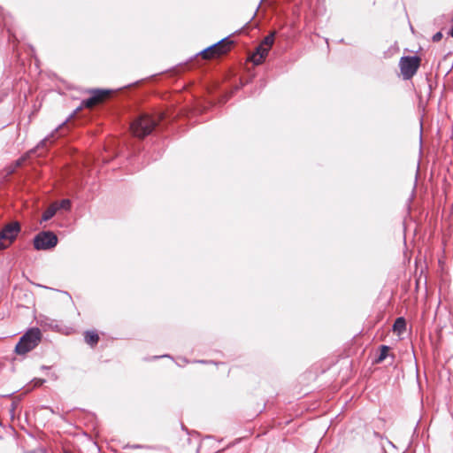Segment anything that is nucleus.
<instances>
[{"mask_svg":"<svg viewBox=\"0 0 453 453\" xmlns=\"http://www.w3.org/2000/svg\"><path fill=\"white\" fill-rule=\"evenodd\" d=\"M42 334L38 328L28 330L17 343L15 351L19 355H24L35 349L41 341Z\"/></svg>","mask_w":453,"mask_h":453,"instance_id":"obj_1","label":"nucleus"},{"mask_svg":"<svg viewBox=\"0 0 453 453\" xmlns=\"http://www.w3.org/2000/svg\"><path fill=\"white\" fill-rule=\"evenodd\" d=\"M156 125V120L143 114L131 124V130L135 136L143 138L152 132Z\"/></svg>","mask_w":453,"mask_h":453,"instance_id":"obj_2","label":"nucleus"},{"mask_svg":"<svg viewBox=\"0 0 453 453\" xmlns=\"http://www.w3.org/2000/svg\"><path fill=\"white\" fill-rule=\"evenodd\" d=\"M419 65L420 59L416 56L401 58L399 66L403 79H411L417 73Z\"/></svg>","mask_w":453,"mask_h":453,"instance_id":"obj_3","label":"nucleus"},{"mask_svg":"<svg viewBox=\"0 0 453 453\" xmlns=\"http://www.w3.org/2000/svg\"><path fill=\"white\" fill-rule=\"evenodd\" d=\"M58 243L57 235L50 232L45 231L38 234L34 239V246L37 250H45L55 247Z\"/></svg>","mask_w":453,"mask_h":453,"instance_id":"obj_4","label":"nucleus"},{"mask_svg":"<svg viewBox=\"0 0 453 453\" xmlns=\"http://www.w3.org/2000/svg\"><path fill=\"white\" fill-rule=\"evenodd\" d=\"M20 231L18 222L6 225L0 232V250L7 248L16 238Z\"/></svg>","mask_w":453,"mask_h":453,"instance_id":"obj_5","label":"nucleus"},{"mask_svg":"<svg viewBox=\"0 0 453 453\" xmlns=\"http://www.w3.org/2000/svg\"><path fill=\"white\" fill-rule=\"evenodd\" d=\"M231 43L232 42L228 41L227 38H224L219 42H216L215 44L203 50L201 52V54L204 58H212L219 57L220 55L226 53L230 50Z\"/></svg>","mask_w":453,"mask_h":453,"instance_id":"obj_6","label":"nucleus"},{"mask_svg":"<svg viewBox=\"0 0 453 453\" xmlns=\"http://www.w3.org/2000/svg\"><path fill=\"white\" fill-rule=\"evenodd\" d=\"M90 93L91 96L82 102V105L88 108L101 103L110 94V90L94 89Z\"/></svg>","mask_w":453,"mask_h":453,"instance_id":"obj_7","label":"nucleus"},{"mask_svg":"<svg viewBox=\"0 0 453 453\" xmlns=\"http://www.w3.org/2000/svg\"><path fill=\"white\" fill-rule=\"evenodd\" d=\"M270 49L267 47L259 44V46L257 48L256 52L252 56V61L255 65H259L262 63L264 58L267 56L268 51Z\"/></svg>","mask_w":453,"mask_h":453,"instance_id":"obj_8","label":"nucleus"},{"mask_svg":"<svg viewBox=\"0 0 453 453\" xmlns=\"http://www.w3.org/2000/svg\"><path fill=\"white\" fill-rule=\"evenodd\" d=\"M406 328V323L403 318H397L393 325L394 332L401 334Z\"/></svg>","mask_w":453,"mask_h":453,"instance_id":"obj_9","label":"nucleus"},{"mask_svg":"<svg viewBox=\"0 0 453 453\" xmlns=\"http://www.w3.org/2000/svg\"><path fill=\"white\" fill-rule=\"evenodd\" d=\"M98 340H99V336L96 332H94V331L86 332L85 342L88 344H89L91 346L96 345L97 343Z\"/></svg>","mask_w":453,"mask_h":453,"instance_id":"obj_10","label":"nucleus"},{"mask_svg":"<svg viewBox=\"0 0 453 453\" xmlns=\"http://www.w3.org/2000/svg\"><path fill=\"white\" fill-rule=\"evenodd\" d=\"M58 210V207L56 204H51L42 214V220L47 221L50 219Z\"/></svg>","mask_w":453,"mask_h":453,"instance_id":"obj_11","label":"nucleus"},{"mask_svg":"<svg viewBox=\"0 0 453 453\" xmlns=\"http://www.w3.org/2000/svg\"><path fill=\"white\" fill-rule=\"evenodd\" d=\"M274 36H275V32H272L269 35H267L263 40V42L260 44H262V45L267 47L268 49H270L273 46V44Z\"/></svg>","mask_w":453,"mask_h":453,"instance_id":"obj_12","label":"nucleus"},{"mask_svg":"<svg viewBox=\"0 0 453 453\" xmlns=\"http://www.w3.org/2000/svg\"><path fill=\"white\" fill-rule=\"evenodd\" d=\"M388 349H389V348L388 346L382 345L380 347V353L377 358L378 363L383 361L387 357Z\"/></svg>","mask_w":453,"mask_h":453,"instance_id":"obj_13","label":"nucleus"},{"mask_svg":"<svg viewBox=\"0 0 453 453\" xmlns=\"http://www.w3.org/2000/svg\"><path fill=\"white\" fill-rule=\"evenodd\" d=\"M59 209L69 210L71 208V201L69 199H64L59 203H55Z\"/></svg>","mask_w":453,"mask_h":453,"instance_id":"obj_14","label":"nucleus"},{"mask_svg":"<svg viewBox=\"0 0 453 453\" xmlns=\"http://www.w3.org/2000/svg\"><path fill=\"white\" fill-rule=\"evenodd\" d=\"M441 37H442L441 32H437L435 35H434L433 41L439 42L441 39Z\"/></svg>","mask_w":453,"mask_h":453,"instance_id":"obj_15","label":"nucleus"},{"mask_svg":"<svg viewBox=\"0 0 453 453\" xmlns=\"http://www.w3.org/2000/svg\"><path fill=\"white\" fill-rule=\"evenodd\" d=\"M44 380H42V379H38V380H35V387H39L41 385H42L44 383Z\"/></svg>","mask_w":453,"mask_h":453,"instance_id":"obj_16","label":"nucleus"},{"mask_svg":"<svg viewBox=\"0 0 453 453\" xmlns=\"http://www.w3.org/2000/svg\"><path fill=\"white\" fill-rule=\"evenodd\" d=\"M50 141V137L45 138L43 141H42V145H46V143Z\"/></svg>","mask_w":453,"mask_h":453,"instance_id":"obj_17","label":"nucleus"},{"mask_svg":"<svg viewBox=\"0 0 453 453\" xmlns=\"http://www.w3.org/2000/svg\"><path fill=\"white\" fill-rule=\"evenodd\" d=\"M448 35L453 37V26L452 28L449 31Z\"/></svg>","mask_w":453,"mask_h":453,"instance_id":"obj_18","label":"nucleus"},{"mask_svg":"<svg viewBox=\"0 0 453 453\" xmlns=\"http://www.w3.org/2000/svg\"><path fill=\"white\" fill-rule=\"evenodd\" d=\"M20 164H21V161H20V160L17 161V165H19Z\"/></svg>","mask_w":453,"mask_h":453,"instance_id":"obj_19","label":"nucleus"}]
</instances>
